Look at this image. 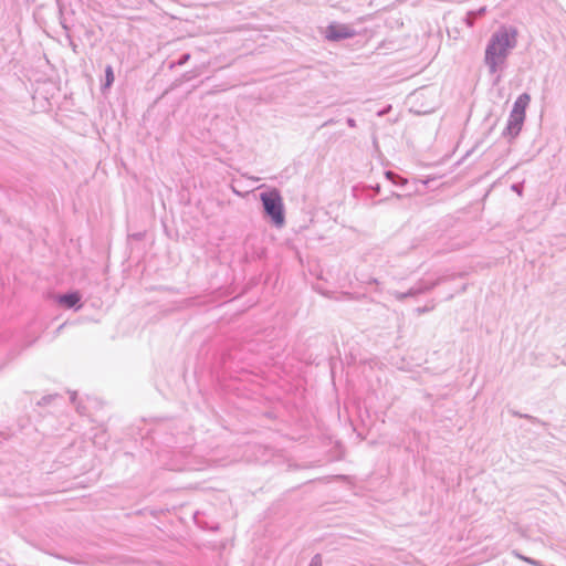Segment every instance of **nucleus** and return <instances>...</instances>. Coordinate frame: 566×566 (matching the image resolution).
Instances as JSON below:
<instances>
[{"instance_id":"f257e3e1","label":"nucleus","mask_w":566,"mask_h":566,"mask_svg":"<svg viewBox=\"0 0 566 566\" xmlns=\"http://www.w3.org/2000/svg\"><path fill=\"white\" fill-rule=\"evenodd\" d=\"M516 40L517 30L515 28H502L493 34L485 50V63L492 73L496 72L499 66L504 63L509 50L516 45Z\"/></svg>"},{"instance_id":"f03ea898","label":"nucleus","mask_w":566,"mask_h":566,"mask_svg":"<svg viewBox=\"0 0 566 566\" xmlns=\"http://www.w3.org/2000/svg\"><path fill=\"white\" fill-rule=\"evenodd\" d=\"M261 200L266 214L277 227L284 224L283 199L276 189L261 193Z\"/></svg>"},{"instance_id":"7ed1b4c3","label":"nucleus","mask_w":566,"mask_h":566,"mask_svg":"<svg viewBox=\"0 0 566 566\" xmlns=\"http://www.w3.org/2000/svg\"><path fill=\"white\" fill-rule=\"evenodd\" d=\"M530 103V96L522 94L515 102L510 115L507 130L511 135L515 136L520 133L525 119V109Z\"/></svg>"},{"instance_id":"20e7f679","label":"nucleus","mask_w":566,"mask_h":566,"mask_svg":"<svg viewBox=\"0 0 566 566\" xmlns=\"http://www.w3.org/2000/svg\"><path fill=\"white\" fill-rule=\"evenodd\" d=\"M354 35L355 31L345 24H331L325 31V36L329 41H338Z\"/></svg>"},{"instance_id":"39448f33","label":"nucleus","mask_w":566,"mask_h":566,"mask_svg":"<svg viewBox=\"0 0 566 566\" xmlns=\"http://www.w3.org/2000/svg\"><path fill=\"white\" fill-rule=\"evenodd\" d=\"M81 300V295L77 292L65 294L59 297V303L65 307H73Z\"/></svg>"},{"instance_id":"423d86ee","label":"nucleus","mask_w":566,"mask_h":566,"mask_svg":"<svg viewBox=\"0 0 566 566\" xmlns=\"http://www.w3.org/2000/svg\"><path fill=\"white\" fill-rule=\"evenodd\" d=\"M114 82V73L112 66H107L105 70V88H108L112 86Z\"/></svg>"}]
</instances>
